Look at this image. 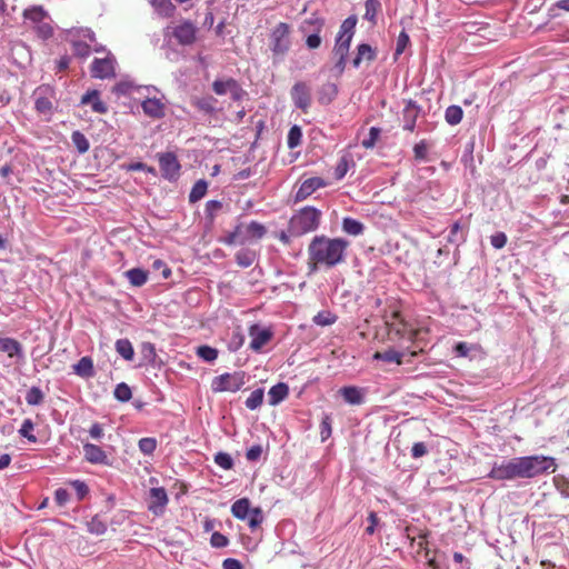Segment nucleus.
Returning a JSON list of instances; mask_svg holds the SVG:
<instances>
[{"label": "nucleus", "mask_w": 569, "mask_h": 569, "mask_svg": "<svg viewBox=\"0 0 569 569\" xmlns=\"http://www.w3.org/2000/svg\"><path fill=\"white\" fill-rule=\"evenodd\" d=\"M263 389L258 388L253 390L246 400V407L250 410L258 409L263 402Z\"/></svg>", "instance_id": "obj_42"}, {"label": "nucleus", "mask_w": 569, "mask_h": 569, "mask_svg": "<svg viewBox=\"0 0 569 569\" xmlns=\"http://www.w3.org/2000/svg\"><path fill=\"white\" fill-rule=\"evenodd\" d=\"M191 104L206 116H214L219 111L218 100L212 96L196 97L191 100Z\"/></svg>", "instance_id": "obj_17"}, {"label": "nucleus", "mask_w": 569, "mask_h": 569, "mask_svg": "<svg viewBox=\"0 0 569 569\" xmlns=\"http://www.w3.org/2000/svg\"><path fill=\"white\" fill-rule=\"evenodd\" d=\"M246 520H248V525L252 530L257 529L263 521L262 510L260 508H252Z\"/></svg>", "instance_id": "obj_48"}, {"label": "nucleus", "mask_w": 569, "mask_h": 569, "mask_svg": "<svg viewBox=\"0 0 569 569\" xmlns=\"http://www.w3.org/2000/svg\"><path fill=\"white\" fill-rule=\"evenodd\" d=\"M71 140L80 153L87 152L90 148L88 139L80 131H73L71 134Z\"/></svg>", "instance_id": "obj_44"}, {"label": "nucleus", "mask_w": 569, "mask_h": 569, "mask_svg": "<svg viewBox=\"0 0 569 569\" xmlns=\"http://www.w3.org/2000/svg\"><path fill=\"white\" fill-rule=\"evenodd\" d=\"M70 485L74 489L79 501L83 500L86 496L89 493V487L87 486L86 482L81 480L70 481Z\"/></svg>", "instance_id": "obj_55"}, {"label": "nucleus", "mask_w": 569, "mask_h": 569, "mask_svg": "<svg viewBox=\"0 0 569 569\" xmlns=\"http://www.w3.org/2000/svg\"><path fill=\"white\" fill-rule=\"evenodd\" d=\"M462 116H463V111H462L461 107L456 106V104L449 106L445 112V119L451 126H456V124L460 123L462 120Z\"/></svg>", "instance_id": "obj_37"}, {"label": "nucleus", "mask_w": 569, "mask_h": 569, "mask_svg": "<svg viewBox=\"0 0 569 569\" xmlns=\"http://www.w3.org/2000/svg\"><path fill=\"white\" fill-rule=\"evenodd\" d=\"M289 395V387L284 382L272 386L268 392V402L270 406H278Z\"/></svg>", "instance_id": "obj_24"}, {"label": "nucleus", "mask_w": 569, "mask_h": 569, "mask_svg": "<svg viewBox=\"0 0 569 569\" xmlns=\"http://www.w3.org/2000/svg\"><path fill=\"white\" fill-rule=\"evenodd\" d=\"M244 385L243 373H223L216 377L212 381V389L218 392H236Z\"/></svg>", "instance_id": "obj_8"}, {"label": "nucleus", "mask_w": 569, "mask_h": 569, "mask_svg": "<svg viewBox=\"0 0 569 569\" xmlns=\"http://www.w3.org/2000/svg\"><path fill=\"white\" fill-rule=\"evenodd\" d=\"M321 187H325V181L321 178L313 177L305 180L296 193V201H302L307 199Z\"/></svg>", "instance_id": "obj_18"}, {"label": "nucleus", "mask_w": 569, "mask_h": 569, "mask_svg": "<svg viewBox=\"0 0 569 569\" xmlns=\"http://www.w3.org/2000/svg\"><path fill=\"white\" fill-rule=\"evenodd\" d=\"M81 103L90 104L91 109L97 113H106L108 111L106 103L100 100L99 91L97 90H91L83 94Z\"/></svg>", "instance_id": "obj_25"}, {"label": "nucleus", "mask_w": 569, "mask_h": 569, "mask_svg": "<svg viewBox=\"0 0 569 569\" xmlns=\"http://www.w3.org/2000/svg\"><path fill=\"white\" fill-rule=\"evenodd\" d=\"M363 224L350 217H347L342 220V230L351 236H359L363 232Z\"/></svg>", "instance_id": "obj_34"}, {"label": "nucleus", "mask_w": 569, "mask_h": 569, "mask_svg": "<svg viewBox=\"0 0 569 569\" xmlns=\"http://www.w3.org/2000/svg\"><path fill=\"white\" fill-rule=\"evenodd\" d=\"M88 531L101 536L107 531V523L101 519L99 515L93 516L90 521L87 522Z\"/></svg>", "instance_id": "obj_40"}, {"label": "nucleus", "mask_w": 569, "mask_h": 569, "mask_svg": "<svg viewBox=\"0 0 569 569\" xmlns=\"http://www.w3.org/2000/svg\"><path fill=\"white\" fill-rule=\"evenodd\" d=\"M26 20H30L33 23H41L48 16L47 11L41 6H33L24 9L22 13Z\"/></svg>", "instance_id": "obj_32"}, {"label": "nucleus", "mask_w": 569, "mask_h": 569, "mask_svg": "<svg viewBox=\"0 0 569 569\" xmlns=\"http://www.w3.org/2000/svg\"><path fill=\"white\" fill-rule=\"evenodd\" d=\"M49 92H51V89L48 87H40L34 91V108L40 113L47 114L52 110V101L47 96Z\"/></svg>", "instance_id": "obj_19"}, {"label": "nucleus", "mask_w": 569, "mask_h": 569, "mask_svg": "<svg viewBox=\"0 0 569 569\" xmlns=\"http://www.w3.org/2000/svg\"><path fill=\"white\" fill-rule=\"evenodd\" d=\"M366 12L363 18L370 21L372 24H376L377 13L381 8V3L379 0H366L365 2Z\"/></svg>", "instance_id": "obj_39"}, {"label": "nucleus", "mask_w": 569, "mask_h": 569, "mask_svg": "<svg viewBox=\"0 0 569 569\" xmlns=\"http://www.w3.org/2000/svg\"><path fill=\"white\" fill-rule=\"evenodd\" d=\"M290 97L295 107L302 112H308L311 107L312 96L311 87L305 81H297L291 90Z\"/></svg>", "instance_id": "obj_7"}, {"label": "nucleus", "mask_w": 569, "mask_h": 569, "mask_svg": "<svg viewBox=\"0 0 569 569\" xmlns=\"http://www.w3.org/2000/svg\"><path fill=\"white\" fill-rule=\"evenodd\" d=\"M348 247L349 241L342 238L313 237L308 246L310 272L317 271L319 267L330 269L342 263Z\"/></svg>", "instance_id": "obj_1"}, {"label": "nucleus", "mask_w": 569, "mask_h": 569, "mask_svg": "<svg viewBox=\"0 0 569 569\" xmlns=\"http://www.w3.org/2000/svg\"><path fill=\"white\" fill-rule=\"evenodd\" d=\"M236 228L241 230L240 239L242 243L252 239H261L267 231L264 226L257 221H251L248 224L238 223Z\"/></svg>", "instance_id": "obj_13"}, {"label": "nucleus", "mask_w": 569, "mask_h": 569, "mask_svg": "<svg viewBox=\"0 0 569 569\" xmlns=\"http://www.w3.org/2000/svg\"><path fill=\"white\" fill-rule=\"evenodd\" d=\"M116 59L112 54H108L106 58H94L91 63V76L97 79H109L116 76L114 71Z\"/></svg>", "instance_id": "obj_10"}, {"label": "nucleus", "mask_w": 569, "mask_h": 569, "mask_svg": "<svg viewBox=\"0 0 569 569\" xmlns=\"http://www.w3.org/2000/svg\"><path fill=\"white\" fill-rule=\"evenodd\" d=\"M428 453V448L425 442H416L411 448L412 458H421Z\"/></svg>", "instance_id": "obj_63"}, {"label": "nucleus", "mask_w": 569, "mask_h": 569, "mask_svg": "<svg viewBox=\"0 0 569 569\" xmlns=\"http://www.w3.org/2000/svg\"><path fill=\"white\" fill-rule=\"evenodd\" d=\"M144 114L150 118L159 119L164 114V106L157 98H148L141 103Z\"/></svg>", "instance_id": "obj_23"}, {"label": "nucleus", "mask_w": 569, "mask_h": 569, "mask_svg": "<svg viewBox=\"0 0 569 569\" xmlns=\"http://www.w3.org/2000/svg\"><path fill=\"white\" fill-rule=\"evenodd\" d=\"M467 240V232L465 231V226L461 224L460 221H456L450 227L449 234L447 237V242L459 246Z\"/></svg>", "instance_id": "obj_29"}, {"label": "nucleus", "mask_w": 569, "mask_h": 569, "mask_svg": "<svg viewBox=\"0 0 569 569\" xmlns=\"http://www.w3.org/2000/svg\"><path fill=\"white\" fill-rule=\"evenodd\" d=\"M44 400V393L39 387H31L26 395V401L29 406H39Z\"/></svg>", "instance_id": "obj_41"}, {"label": "nucleus", "mask_w": 569, "mask_h": 569, "mask_svg": "<svg viewBox=\"0 0 569 569\" xmlns=\"http://www.w3.org/2000/svg\"><path fill=\"white\" fill-rule=\"evenodd\" d=\"M254 252L248 249H242L236 253V262L242 268L250 267L254 261Z\"/></svg>", "instance_id": "obj_43"}, {"label": "nucleus", "mask_w": 569, "mask_h": 569, "mask_svg": "<svg viewBox=\"0 0 569 569\" xmlns=\"http://www.w3.org/2000/svg\"><path fill=\"white\" fill-rule=\"evenodd\" d=\"M402 357H403V355L401 352L396 351L393 349H389V350H386L383 352L377 351L373 355V359H376V360H382V361H386V362H395L397 365H401L402 363Z\"/></svg>", "instance_id": "obj_35"}, {"label": "nucleus", "mask_w": 569, "mask_h": 569, "mask_svg": "<svg viewBox=\"0 0 569 569\" xmlns=\"http://www.w3.org/2000/svg\"><path fill=\"white\" fill-rule=\"evenodd\" d=\"M133 89H134V84L131 81L126 80V81L118 82L113 87L112 91L118 96H127V94H130Z\"/></svg>", "instance_id": "obj_54"}, {"label": "nucleus", "mask_w": 569, "mask_h": 569, "mask_svg": "<svg viewBox=\"0 0 569 569\" xmlns=\"http://www.w3.org/2000/svg\"><path fill=\"white\" fill-rule=\"evenodd\" d=\"M377 58V51L368 43L357 47L356 57L352 59V67L358 69L363 60L371 62Z\"/></svg>", "instance_id": "obj_22"}, {"label": "nucleus", "mask_w": 569, "mask_h": 569, "mask_svg": "<svg viewBox=\"0 0 569 569\" xmlns=\"http://www.w3.org/2000/svg\"><path fill=\"white\" fill-rule=\"evenodd\" d=\"M249 335L251 337L250 348L254 351H259L272 338V332L269 329H261L257 325L250 327Z\"/></svg>", "instance_id": "obj_15"}, {"label": "nucleus", "mask_w": 569, "mask_h": 569, "mask_svg": "<svg viewBox=\"0 0 569 569\" xmlns=\"http://www.w3.org/2000/svg\"><path fill=\"white\" fill-rule=\"evenodd\" d=\"M84 457L91 463L108 465V456L97 445L86 443L83 446Z\"/></svg>", "instance_id": "obj_21"}, {"label": "nucleus", "mask_w": 569, "mask_h": 569, "mask_svg": "<svg viewBox=\"0 0 569 569\" xmlns=\"http://www.w3.org/2000/svg\"><path fill=\"white\" fill-rule=\"evenodd\" d=\"M350 162L353 163L352 159H350L349 157H341L335 169V178L337 180H341L347 174Z\"/></svg>", "instance_id": "obj_51"}, {"label": "nucleus", "mask_w": 569, "mask_h": 569, "mask_svg": "<svg viewBox=\"0 0 569 569\" xmlns=\"http://www.w3.org/2000/svg\"><path fill=\"white\" fill-rule=\"evenodd\" d=\"M197 355L204 361L211 362L217 359L218 350L209 346H200L197 349Z\"/></svg>", "instance_id": "obj_50"}, {"label": "nucleus", "mask_w": 569, "mask_h": 569, "mask_svg": "<svg viewBox=\"0 0 569 569\" xmlns=\"http://www.w3.org/2000/svg\"><path fill=\"white\" fill-rule=\"evenodd\" d=\"M73 372L81 378H92L94 376L93 361L90 357H82L72 366Z\"/></svg>", "instance_id": "obj_26"}, {"label": "nucleus", "mask_w": 569, "mask_h": 569, "mask_svg": "<svg viewBox=\"0 0 569 569\" xmlns=\"http://www.w3.org/2000/svg\"><path fill=\"white\" fill-rule=\"evenodd\" d=\"M212 90L218 96L230 93L231 99L240 101L246 96L244 90L239 82L233 78L217 79L212 82Z\"/></svg>", "instance_id": "obj_9"}, {"label": "nucleus", "mask_w": 569, "mask_h": 569, "mask_svg": "<svg viewBox=\"0 0 569 569\" xmlns=\"http://www.w3.org/2000/svg\"><path fill=\"white\" fill-rule=\"evenodd\" d=\"M159 167L164 179L172 181L179 177L181 167L173 152L160 153Z\"/></svg>", "instance_id": "obj_11"}, {"label": "nucleus", "mask_w": 569, "mask_h": 569, "mask_svg": "<svg viewBox=\"0 0 569 569\" xmlns=\"http://www.w3.org/2000/svg\"><path fill=\"white\" fill-rule=\"evenodd\" d=\"M488 478L500 481L521 478L519 457L495 462L488 473Z\"/></svg>", "instance_id": "obj_6"}, {"label": "nucleus", "mask_w": 569, "mask_h": 569, "mask_svg": "<svg viewBox=\"0 0 569 569\" xmlns=\"http://www.w3.org/2000/svg\"><path fill=\"white\" fill-rule=\"evenodd\" d=\"M428 148L429 146L426 140H421L420 142L416 143L413 147L415 158L417 160H425L427 158Z\"/></svg>", "instance_id": "obj_56"}, {"label": "nucleus", "mask_w": 569, "mask_h": 569, "mask_svg": "<svg viewBox=\"0 0 569 569\" xmlns=\"http://www.w3.org/2000/svg\"><path fill=\"white\" fill-rule=\"evenodd\" d=\"M70 499V495L67 489L58 488L54 491V500L59 506H64Z\"/></svg>", "instance_id": "obj_64"}, {"label": "nucleus", "mask_w": 569, "mask_h": 569, "mask_svg": "<svg viewBox=\"0 0 569 569\" xmlns=\"http://www.w3.org/2000/svg\"><path fill=\"white\" fill-rule=\"evenodd\" d=\"M113 395L114 398L121 402H127L132 397L130 387L124 382H120L116 386Z\"/></svg>", "instance_id": "obj_46"}, {"label": "nucleus", "mask_w": 569, "mask_h": 569, "mask_svg": "<svg viewBox=\"0 0 569 569\" xmlns=\"http://www.w3.org/2000/svg\"><path fill=\"white\" fill-rule=\"evenodd\" d=\"M338 94V87L332 82H327L321 86L318 91V101L320 104L326 106L333 101Z\"/></svg>", "instance_id": "obj_28"}, {"label": "nucleus", "mask_w": 569, "mask_h": 569, "mask_svg": "<svg viewBox=\"0 0 569 569\" xmlns=\"http://www.w3.org/2000/svg\"><path fill=\"white\" fill-rule=\"evenodd\" d=\"M222 208V203L218 200H209L207 203H206V214L210 218V219H213V217L216 216V213Z\"/></svg>", "instance_id": "obj_61"}, {"label": "nucleus", "mask_w": 569, "mask_h": 569, "mask_svg": "<svg viewBox=\"0 0 569 569\" xmlns=\"http://www.w3.org/2000/svg\"><path fill=\"white\" fill-rule=\"evenodd\" d=\"M34 429V423L31 419H24L21 428L19 429V435L23 438H27L30 442H37V437L32 433Z\"/></svg>", "instance_id": "obj_47"}, {"label": "nucleus", "mask_w": 569, "mask_h": 569, "mask_svg": "<svg viewBox=\"0 0 569 569\" xmlns=\"http://www.w3.org/2000/svg\"><path fill=\"white\" fill-rule=\"evenodd\" d=\"M420 113V107L417 102L409 100L402 110L403 129L412 132L416 128V121Z\"/></svg>", "instance_id": "obj_16"}, {"label": "nucleus", "mask_w": 569, "mask_h": 569, "mask_svg": "<svg viewBox=\"0 0 569 569\" xmlns=\"http://www.w3.org/2000/svg\"><path fill=\"white\" fill-rule=\"evenodd\" d=\"M521 478H533L542 473L555 472L557 465L552 457L525 456L519 457Z\"/></svg>", "instance_id": "obj_4"}, {"label": "nucleus", "mask_w": 569, "mask_h": 569, "mask_svg": "<svg viewBox=\"0 0 569 569\" xmlns=\"http://www.w3.org/2000/svg\"><path fill=\"white\" fill-rule=\"evenodd\" d=\"M169 499L168 495L164 488L158 487V488H151L150 489V505L149 510L156 515L159 516L163 512L164 507L167 506Z\"/></svg>", "instance_id": "obj_14"}, {"label": "nucleus", "mask_w": 569, "mask_h": 569, "mask_svg": "<svg viewBox=\"0 0 569 569\" xmlns=\"http://www.w3.org/2000/svg\"><path fill=\"white\" fill-rule=\"evenodd\" d=\"M320 436L322 441L331 436V419L329 416H325L320 423Z\"/></svg>", "instance_id": "obj_57"}, {"label": "nucleus", "mask_w": 569, "mask_h": 569, "mask_svg": "<svg viewBox=\"0 0 569 569\" xmlns=\"http://www.w3.org/2000/svg\"><path fill=\"white\" fill-rule=\"evenodd\" d=\"M116 351L127 361L133 360L134 350L129 339H118L116 341Z\"/></svg>", "instance_id": "obj_33"}, {"label": "nucleus", "mask_w": 569, "mask_h": 569, "mask_svg": "<svg viewBox=\"0 0 569 569\" xmlns=\"http://www.w3.org/2000/svg\"><path fill=\"white\" fill-rule=\"evenodd\" d=\"M338 317L329 310L319 311L313 318L312 321L317 326L326 327L331 326L337 321Z\"/></svg>", "instance_id": "obj_38"}, {"label": "nucleus", "mask_w": 569, "mask_h": 569, "mask_svg": "<svg viewBox=\"0 0 569 569\" xmlns=\"http://www.w3.org/2000/svg\"><path fill=\"white\" fill-rule=\"evenodd\" d=\"M139 450L144 455H152L157 448V440L151 437L141 438L138 442Z\"/></svg>", "instance_id": "obj_49"}, {"label": "nucleus", "mask_w": 569, "mask_h": 569, "mask_svg": "<svg viewBox=\"0 0 569 569\" xmlns=\"http://www.w3.org/2000/svg\"><path fill=\"white\" fill-rule=\"evenodd\" d=\"M381 130L377 127H371L368 137L361 141V146L365 149H372L380 136Z\"/></svg>", "instance_id": "obj_52"}, {"label": "nucleus", "mask_w": 569, "mask_h": 569, "mask_svg": "<svg viewBox=\"0 0 569 569\" xmlns=\"http://www.w3.org/2000/svg\"><path fill=\"white\" fill-rule=\"evenodd\" d=\"M0 351L6 352L9 358L23 359L22 345L13 338L0 337Z\"/></svg>", "instance_id": "obj_20"}, {"label": "nucleus", "mask_w": 569, "mask_h": 569, "mask_svg": "<svg viewBox=\"0 0 569 569\" xmlns=\"http://www.w3.org/2000/svg\"><path fill=\"white\" fill-rule=\"evenodd\" d=\"M207 189H208V183H207V181H206V180H202V179H201V180H198V181L193 184V187H192V189H191V191H190V193H189V201H190L191 203H196V202H198L200 199H202V198L206 196V193H207Z\"/></svg>", "instance_id": "obj_36"}, {"label": "nucleus", "mask_w": 569, "mask_h": 569, "mask_svg": "<svg viewBox=\"0 0 569 569\" xmlns=\"http://www.w3.org/2000/svg\"><path fill=\"white\" fill-rule=\"evenodd\" d=\"M229 540L228 538L220 533V532H213L210 538V543L214 548H223L228 545Z\"/></svg>", "instance_id": "obj_59"}, {"label": "nucleus", "mask_w": 569, "mask_h": 569, "mask_svg": "<svg viewBox=\"0 0 569 569\" xmlns=\"http://www.w3.org/2000/svg\"><path fill=\"white\" fill-rule=\"evenodd\" d=\"M357 22V16H349L342 21L339 32L336 37L332 54L336 59L333 70L336 71L337 76H341L346 69L347 57L349 53L351 40L355 34Z\"/></svg>", "instance_id": "obj_2"}, {"label": "nucleus", "mask_w": 569, "mask_h": 569, "mask_svg": "<svg viewBox=\"0 0 569 569\" xmlns=\"http://www.w3.org/2000/svg\"><path fill=\"white\" fill-rule=\"evenodd\" d=\"M214 462L224 470H230L233 467V460L227 452H218L214 456Z\"/></svg>", "instance_id": "obj_53"}, {"label": "nucleus", "mask_w": 569, "mask_h": 569, "mask_svg": "<svg viewBox=\"0 0 569 569\" xmlns=\"http://www.w3.org/2000/svg\"><path fill=\"white\" fill-rule=\"evenodd\" d=\"M197 27L191 21H183L173 29V37L182 46H190L196 41Z\"/></svg>", "instance_id": "obj_12"}, {"label": "nucleus", "mask_w": 569, "mask_h": 569, "mask_svg": "<svg viewBox=\"0 0 569 569\" xmlns=\"http://www.w3.org/2000/svg\"><path fill=\"white\" fill-rule=\"evenodd\" d=\"M320 219V210L313 207H305L290 219L288 232L295 237L312 232L318 229Z\"/></svg>", "instance_id": "obj_3"}, {"label": "nucleus", "mask_w": 569, "mask_h": 569, "mask_svg": "<svg viewBox=\"0 0 569 569\" xmlns=\"http://www.w3.org/2000/svg\"><path fill=\"white\" fill-rule=\"evenodd\" d=\"M250 501L248 498H241L233 502L231 512L233 517L246 520L251 511Z\"/></svg>", "instance_id": "obj_31"}, {"label": "nucleus", "mask_w": 569, "mask_h": 569, "mask_svg": "<svg viewBox=\"0 0 569 569\" xmlns=\"http://www.w3.org/2000/svg\"><path fill=\"white\" fill-rule=\"evenodd\" d=\"M346 402L350 405H361L363 402V392L355 386L343 387L339 390Z\"/></svg>", "instance_id": "obj_27"}, {"label": "nucleus", "mask_w": 569, "mask_h": 569, "mask_svg": "<svg viewBox=\"0 0 569 569\" xmlns=\"http://www.w3.org/2000/svg\"><path fill=\"white\" fill-rule=\"evenodd\" d=\"M302 130L299 126L295 124L288 132L287 143L290 149L297 148L301 143Z\"/></svg>", "instance_id": "obj_45"}, {"label": "nucleus", "mask_w": 569, "mask_h": 569, "mask_svg": "<svg viewBox=\"0 0 569 569\" xmlns=\"http://www.w3.org/2000/svg\"><path fill=\"white\" fill-rule=\"evenodd\" d=\"M490 243L496 249H501L507 243V236L503 232H497L490 237Z\"/></svg>", "instance_id": "obj_60"}, {"label": "nucleus", "mask_w": 569, "mask_h": 569, "mask_svg": "<svg viewBox=\"0 0 569 569\" xmlns=\"http://www.w3.org/2000/svg\"><path fill=\"white\" fill-rule=\"evenodd\" d=\"M126 278L133 287H141L148 281V271L141 268H132L124 272Z\"/></svg>", "instance_id": "obj_30"}, {"label": "nucleus", "mask_w": 569, "mask_h": 569, "mask_svg": "<svg viewBox=\"0 0 569 569\" xmlns=\"http://www.w3.org/2000/svg\"><path fill=\"white\" fill-rule=\"evenodd\" d=\"M74 54L81 58H86L90 54V46L83 41L73 42Z\"/></svg>", "instance_id": "obj_58"}, {"label": "nucleus", "mask_w": 569, "mask_h": 569, "mask_svg": "<svg viewBox=\"0 0 569 569\" xmlns=\"http://www.w3.org/2000/svg\"><path fill=\"white\" fill-rule=\"evenodd\" d=\"M37 33L42 39H49L53 34V29L49 23L41 22L37 27Z\"/></svg>", "instance_id": "obj_62"}, {"label": "nucleus", "mask_w": 569, "mask_h": 569, "mask_svg": "<svg viewBox=\"0 0 569 569\" xmlns=\"http://www.w3.org/2000/svg\"><path fill=\"white\" fill-rule=\"evenodd\" d=\"M290 28L288 23H278L270 34V50L272 51L273 58L277 60L283 59L290 49L289 39Z\"/></svg>", "instance_id": "obj_5"}]
</instances>
